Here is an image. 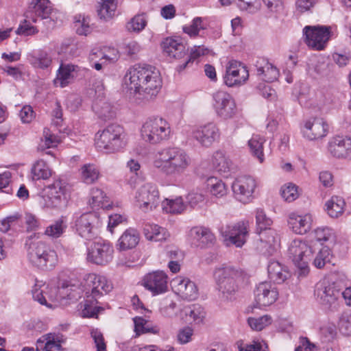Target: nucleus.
I'll return each instance as SVG.
<instances>
[{
  "label": "nucleus",
  "mask_w": 351,
  "mask_h": 351,
  "mask_svg": "<svg viewBox=\"0 0 351 351\" xmlns=\"http://www.w3.org/2000/svg\"><path fill=\"white\" fill-rule=\"evenodd\" d=\"M108 49L106 48L101 49H93L89 54V60L90 62L94 61H111L114 59V58L110 57L107 54L106 51Z\"/></svg>",
  "instance_id": "nucleus-58"
},
{
  "label": "nucleus",
  "mask_w": 351,
  "mask_h": 351,
  "mask_svg": "<svg viewBox=\"0 0 351 351\" xmlns=\"http://www.w3.org/2000/svg\"><path fill=\"white\" fill-rule=\"evenodd\" d=\"M23 219L27 232L36 231L38 229L40 221L36 215L30 213H25Z\"/></svg>",
  "instance_id": "nucleus-59"
},
{
  "label": "nucleus",
  "mask_w": 351,
  "mask_h": 351,
  "mask_svg": "<svg viewBox=\"0 0 351 351\" xmlns=\"http://www.w3.org/2000/svg\"><path fill=\"white\" fill-rule=\"evenodd\" d=\"M134 198L136 205L145 212L155 208L160 202L158 190L152 183H145L138 188Z\"/></svg>",
  "instance_id": "nucleus-12"
},
{
  "label": "nucleus",
  "mask_w": 351,
  "mask_h": 351,
  "mask_svg": "<svg viewBox=\"0 0 351 351\" xmlns=\"http://www.w3.org/2000/svg\"><path fill=\"white\" fill-rule=\"evenodd\" d=\"M288 254L294 265L299 269L300 275L306 276L309 271L308 263L313 257L311 247L302 240L295 239L289 245Z\"/></svg>",
  "instance_id": "nucleus-8"
},
{
  "label": "nucleus",
  "mask_w": 351,
  "mask_h": 351,
  "mask_svg": "<svg viewBox=\"0 0 351 351\" xmlns=\"http://www.w3.org/2000/svg\"><path fill=\"white\" fill-rule=\"evenodd\" d=\"M32 298L39 304L45 305L49 308H51V304L47 303L45 296L43 295V290L40 287L36 284L32 289Z\"/></svg>",
  "instance_id": "nucleus-62"
},
{
  "label": "nucleus",
  "mask_w": 351,
  "mask_h": 351,
  "mask_svg": "<svg viewBox=\"0 0 351 351\" xmlns=\"http://www.w3.org/2000/svg\"><path fill=\"white\" fill-rule=\"evenodd\" d=\"M281 195L285 201L293 202L298 197V189L295 184H289L281 189Z\"/></svg>",
  "instance_id": "nucleus-57"
},
{
  "label": "nucleus",
  "mask_w": 351,
  "mask_h": 351,
  "mask_svg": "<svg viewBox=\"0 0 351 351\" xmlns=\"http://www.w3.org/2000/svg\"><path fill=\"white\" fill-rule=\"evenodd\" d=\"M168 276L160 270L146 274L143 279V285L154 295L165 293L167 290Z\"/></svg>",
  "instance_id": "nucleus-19"
},
{
  "label": "nucleus",
  "mask_w": 351,
  "mask_h": 351,
  "mask_svg": "<svg viewBox=\"0 0 351 351\" xmlns=\"http://www.w3.org/2000/svg\"><path fill=\"white\" fill-rule=\"evenodd\" d=\"M60 289L70 300H77L85 291L86 300L82 315L84 317H94L101 308L97 306V300L109 293L112 289V285L105 276L88 274L84 277L83 281L72 278L64 282Z\"/></svg>",
  "instance_id": "nucleus-1"
},
{
  "label": "nucleus",
  "mask_w": 351,
  "mask_h": 351,
  "mask_svg": "<svg viewBox=\"0 0 351 351\" xmlns=\"http://www.w3.org/2000/svg\"><path fill=\"white\" fill-rule=\"evenodd\" d=\"M106 196L105 193L99 188H93L90 191V199L89 200L90 205L95 207L104 206Z\"/></svg>",
  "instance_id": "nucleus-52"
},
{
  "label": "nucleus",
  "mask_w": 351,
  "mask_h": 351,
  "mask_svg": "<svg viewBox=\"0 0 351 351\" xmlns=\"http://www.w3.org/2000/svg\"><path fill=\"white\" fill-rule=\"evenodd\" d=\"M328 151L335 158L351 160V137L334 138L328 143Z\"/></svg>",
  "instance_id": "nucleus-23"
},
{
  "label": "nucleus",
  "mask_w": 351,
  "mask_h": 351,
  "mask_svg": "<svg viewBox=\"0 0 351 351\" xmlns=\"http://www.w3.org/2000/svg\"><path fill=\"white\" fill-rule=\"evenodd\" d=\"M140 240V234L134 228L127 229L118 240L117 249L125 251L135 247Z\"/></svg>",
  "instance_id": "nucleus-30"
},
{
  "label": "nucleus",
  "mask_w": 351,
  "mask_h": 351,
  "mask_svg": "<svg viewBox=\"0 0 351 351\" xmlns=\"http://www.w3.org/2000/svg\"><path fill=\"white\" fill-rule=\"evenodd\" d=\"M178 293L184 300H194L198 297L196 285L189 278L178 277L173 280Z\"/></svg>",
  "instance_id": "nucleus-24"
},
{
  "label": "nucleus",
  "mask_w": 351,
  "mask_h": 351,
  "mask_svg": "<svg viewBox=\"0 0 351 351\" xmlns=\"http://www.w3.org/2000/svg\"><path fill=\"white\" fill-rule=\"evenodd\" d=\"M141 134L145 141L158 144L169 139L171 129L166 119L160 117H152L143 123Z\"/></svg>",
  "instance_id": "nucleus-7"
},
{
  "label": "nucleus",
  "mask_w": 351,
  "mask_h": 351,
  "mask_svg": "<svg viewBox=\"0 0 351 351\" xmlns=\"http://www.w3.org/2000/svg\"><path fill=\"white\" fill-rule=\"evenodd\" d=\"M163 51L169 57L181 59L186 56V47L179 39L167 38L162 43Z\"/></svg>",
  "instance_id": "nucleus-28"
},
{
  "label": "nucleus",
  "mask_w": 351,
  "mask_h": 351,
  "mask_svg": "<svg viewBox=\"0 0 351 351\" xmlns=\"http://www.w3.org/2000/svg\"><path fill=\"white\" fill-rule=\"evenodd\" d=\"M207 187L212 195L221 197L226 195L227 189L225 184L217 178L210 176L206 180Z\"/></svg>",
  "instance_id": "nucleus-41"
},
{
  "label": "nucleus",
  "mask_w": 351,
  "mask_h": 351,
  "mask_svg": "<svg viewBox=\"0 0 351 351\" xmlns=\"http://www.w3.org/2000/svg\"><path fill=\"white\" fill-rule=\"evenodd\" d=\"M67 226L62 219H59L52 224L47 226L44 234L52 239H57L61 237L65 232Z\"/></svg>",
  "instance_id": "nucleus-43"
},
{
  "label": "nucleus",
  "mask_w": 351,
  "mask_h": 351,
  "mask_svg": "<svg viewBox=\"0 0 351 351\" xmlns=\"http://www.w3.org/2000/svg\"><path fill=\"white\" fill-rule=\"evenodd\" d=\"M75 68L76 66L74 64H61L54 80L55 84H59L61 87L67 86L73 78L71 72L75 71Z\"/></svg>",
  "instance_id": "nucleus-35"
},
{
  "label": "nucleus",
  "mask_w": 351,
  "mask_h": 351,
  "mask_svg": "<svg viewBox=\"0 0 351 351\" xmlns=\"http://www.w3.org/2000/svg\"><path fill=\"white\" fill-rule=\"evenodd\" d=\"M254 293L255 304L258 308L271 305L278 297V291L276 286L267 281L259 283Z\"/></svg>",
  "instance_id": "nucleus-18"
},
{
  "label": "nucleus",
  "mask_w": 351,
  "mask_h": 351,
  "mask_svg": "<svg viewBox=\"0 0 351 351\" xmlns=\"http://www.w3.org/2000/svg\"><path fill=\"white\" fill-rule=\"evenodd\" d=\"M191 237L202 247L213 244L215 241V235L209 228L196 226L191 229Z\"/></svg>",
  "instance_id": "nucleus-29"
},
{
  "label": "nucleus",
  "mask_w": 351,
  "mask_h": 351,
  "mask_svg": "<svg viewBox=\"0 0 351 351\" xmlns=\"http://www.w3.org/2000/svg\"><path fill=\"white\" fill-rule=\"evenodd\" d=\"M34 12L41 19H47L52 12L51 3L49 0H36L34 6Z\"/></svg>",
  "instance_id": "nucleus-46"
},
{
  "label": "nucleus",
  "mask_w": 351,
  "mask_h": 351,
  "mask_svg": "<svg viewBox=\"0 0 351 351\" xmlns=\"http://www.w3.org/2000/svg\"><path fill=\"white\" fill-rule=\"evenodd\" d=\"M101 222L99 215L94 212L86 213L75 221V231L82 238L90 240L99 233Z\"/></svg>",
  "instance_id": "nucleus-9"
},
{
  "label": "nucleus",
  "mask_w": 351,
  "mask_h": 351,
  "mask_svg": "<svg viewBox=\"0 0 351 351\" xmlns=\"http://www.w3.org/2000/svg\"><path fill=\"white\" fill-rule=\"evenodd\" d=\"M330 256V250L328 247H323L317 254L314 261V265L319 269L324 267L326 263H329Z\"/></svg>",
  "instance_id": "nucleus-53"
},
{
  "label": "nucleus",
  "mask_w": 351,
  "mask_h": 351,
  "mask_svg": "<svg viewBox=\"0 0 351 351\" xmlns=\"http://www.w3.org/2000/svg\"><path fill=\"white\" fill-rule=\"evenodd\" d=\"M114 249L108 241L99 239L88 247L87 259L97 265H106L113 258Z\"/></svg>",
  "instance_id": "nucleus-13"
},
{
  "label": "nucleus",
  "mask_w": 351,
  "mask_h": 351,
  "mask_svg": "<svg viewBox=\"0 0 351 351\" xmlns=\"http://www.w3.org/2000/svg\"><path fill=\"white\" fill-rule=\"evenodd\" d=\"M265 139L259 135H253L248 141V146L252 154L258 158L260 162L264 160L263 144Z\"/></svg>",
  "instance_id": "nucleus-40"
},
{
  "label": "nucleus",
  "mask_w": 351,
  "mask_h": 351,
  "mask_svg": "<svg viewBox=\"0 0 351 351\" xmlns=\"http://www.w3.org/2000/svg\"><path fill=\"white\" fill-rule=\"evenodd\" d=\"M313 219L309 214L298 215L291 213L289 218V226L292 230L299 234H304L308 232L312 226Z\"/></svg>",
  "instance_id": "nucleus-26"
},
{
  "label": "nucleus",
  "mask_w": 351,
  "mask_h": 351,
  "mask_svg": "<svg viewBox=\"0 0 351 351\" xmlns=\"http://www.w3.org/2000/svg\"><path fill=\"white\" fill-rule=\"evenodd\" d=\"M123 128L117 124L108 125L95 135V145L98 150L106 154L119 151L125 145Z\"/></svg>",
  "instance_id": "nucleus-6"
},
{
  "label": "nucleus",
  "mask_w": 351,
  "mask_h": 351,
  "mask_svg": "<svg viewBox=\"0 0 351 351\" xmlns=\"http://www.w3.org/2000/svg\"><path fill=\"white\" fill-rule=\"evenodd\" d=\"M268 346L263 340H254L246 344L245 348H241L240 351H267Z\"/></svg>",
  "instance_id": "nucleus-60"
},
{
  "label": "nucleus",
  "mask_w": 351,
  "mask_h": 351,
  "mask_svg": "<svg viewBox=\"0 0 351 351\" xmlns=\"http://www.w3.org/2000/svg\"><path fill=\"white\" fill-rule=\"evenodd\" d=\"M31 173L34 180H47L51 176V170L43 160H38L33 165Z\"/></svg>",
  "instance_id": "nucleus-38"
},
{
  "label": "nucleus",
  "mask_w": 351,
  "mask_h": 351,
  "mask_svg": "<svg viewBox=\"0 0 351 351\" xmlns=\"http://www.w3.org/2000/svg\"><path fill=\"white\" fill-rule=\"evenodd\" d=\"M315 237L322 244L328 241L332 243L335 241V233L331 228L322 226L315 230Z\"/></svg>",
  "instance_id": "nucleus-48"
},
{
  "label": "nucleus",
  "mask_w": 351,
  "mask_h": 351,
  "mask_svg": "<svg viewBox=\"0 0 351 351\" xmlns=\"http://www.w3.org/2000/svg\"><path fill=\"white\" fill-rule=\"evenodd\" d=\"M130 81L129 88L145 101L154 99L162 87V78L158 69L149 64H135L130 69L125 80Z\"/></svg>",
  "instance_id": "nucleus-2"
},
{
  "label": "nucleus",
  "mask_w": 351,
  "mask_h": 351,
  "mask_svg": "<svg viewBox=\"0 0 351 351\" xmlns=\"http://www.w3.org/2000/svg\"><path fill=\"white\" fill-rule=\"evenodd\" d=\"M345 204L342 197L332 196L326 202V210L330 217L337 218L343 214Z\"/></svg>",
  "instance_id": "nucleus-33"
},
{
  "label": "nucleus",
  "mask_w": 351,
  "mask_h": 351,
  "mask_svg": "<svg viewBox=\"0 0 351 351\" xmlns=\"http://www.w3.org/2000/svg\"><path fill=\"white\" fill-rule=\"evenodd\" d=\"M29 61L35 68L46 69L51 64V59L47 52L40 51L36 56H30Z\"/></svg>",
  "instance_id": "nucleus-47"
},
{
  "label": "nucleus",
  "mask_w": 351,
  "mask_h": 351,
  "mask_svg": "<svg viewBox=\"0 0 351 351\" xmlns=\"http://www.w3.org/2000/svg\"><path fill=\"white\" fill-rule=\"evenodd\" d=\"M249 77L247 67L241 62L230 60L226 67L223 81L229 87L238 86L243 84Z\"/></svg>",
  "instance_id": "nucleus-15"
},
{
  "label": "nucleus",
  "mask_w": 351,
  "mask_h": 351,
  "mask_svg": "<svg viewBox=\"0 0 351 351\" xmlns=\"http://www.w3.org/2000/svg\"><path fill=\"white\" fill-rule=\"evenodd\" d=\"M74 27L76 33L80 36H87L93 30L90 19L81 15L75 17Z\"/></svg>",
  "instance_id": "nucleus-45"
},
{
  "label": "nucleus",
  "mask_w": 351,
  "mask_h": 351,
  "mask_svg": "<svg viewBox=\"0 0 351 351\" xmlns=\"http://www.w3.org/2000/svg\"><path fill=\"white\" fill-rule=\"evenodd\" d=\"M44 191L50 201L49 206L58 207L66 200V185L60 180H55L47 186Z\"/></svg>",
  "instance_id": "nucleus-22"
},
{
  "label": "nucleus",
  "mask_w": 351,
  "mask_h": 351,
  "mask_svg": "<svg viewBox=\"0 0 351 351\" xmlns=\"http://www.w3.org/2000/svg\"><path fill=\"white\" fill-rule=\"evenodd\" d=\"M212 163L213 168L220 173H228L230 170L231 161L221 151L214 153Z\"/></svg>",
  "instance_id": "nucleus-34"
},
{
  "label": "nucleus",
  "mask_w": 351,
  "mask_h": 351,
  "mask_svg": "<svg viewBox=\"0 0 351 351\" xmlns=\"http://www.w3.org/2000/svg\"><path fill=\"white\" fill-rule=\"evenodd\" d=\"M256 220L257 225V232L267 229L272 223L270 218L266 216L263 209L258 208L256 211Z\"/></svg>",
  "instance_id": "nucleus-54"
},
{
  "label": "nucleus",
  "mask_w": 351,
  "mask_h": 351,
  "mask_svg": "<svg viewBox=\"0 0 351 351\" xmlns=\"http://www.w3.org/2000/svg\"><path fill=\"white\" fill-rule=\"evenodd\" d=\"M147 25V16L145 13L137 14L126 24V29L129 32L140 33Z\"/></svg>",
  "instance_id": "nucleus-39"
},
{
  "label": "nucleus",
  "mask_w": 351,
  "mask_h": 351,
  "mask_svg": "<svg viewBox=\"0 0 351 351\" xmlns=\"http://www.w3.org/2000/svg\"><path fill=\"white\" fill-rule=\"evenodd\" d=\"M38 237V234L34 233L27 237L25 243L27 246V258L29 263L34 267L43 271L53 269L58 263L56 252L46 243L38 241H33L32 239Z\"/></svg>",
  "instance_id": "nucleus-4"
},
{
  "label": "nucleus",
  "mask_w": 351,
  "mask_h": 351,
  "mask_svg": "<svg viewBox=\"0 0 351 351\" xmlns=\"http://www.w3.org/2000/svg\"><path fill=\"white\" fill-rule=\"evenodd\" d=\"M188 204L192 208L200 206L204 202V195L199 192H190L186 196Z\"/></svg>",
  "instance_id": "nucleus-61"
},
{
  "label": "nucleus",
  "mask_w": 351,
  "mask_h": 351,
  "mask_svg": "<svg viewBox=\"0 0 351 351\" xmlns=\"http://www.w3.org/2000/svg\"><path fill=\"white\" fill-rule=\"evenodd\" d=\"M244 276L243 270L234 266L223 265L216 267L213 277L221 298L227 300L234 299Z\"/></svg>",
  "instance_id": "nucleus-5"
},
{
  "label": "nucleus",
  "mask_w": 351,
  "mask_h": 351,
  "mask_svg": "<svg viewBox=\"0 0 351 351\" xmlns=\"http://www.w3.org/2000/svg\"><path fill=\"white\" fill-rule=\"evenodd\" d=\"M214 107L218 116L228 119L234 117L237 106L232 97L228 93L219 90L213 94Z\"/></svg>",
  "instance_id": "nucleus-17"
},
{
  "label": "nucleus",
  "mask_w": 351,
  "mask_h": 351,
  "mask_svg": "<svg viewBox=\"0 0 351 351\" xmlns=\"http://www.w3.org/2000/svg\"><path fill=\"white\" fill-rule=\"evenodd\" d=\"M191 162V157L184 149L167 147L156 153L153 165L167 176H180L187 171Z\"/></svg>",
  "instance_id": "nucleus-3"
},
{
  "label": "nucleus",
  "mask_w": 351,
  "mask_h": 351,
  "mask_svg": "<svg viewBox=\"0 0 351 351\" xmlns=\"http://www.w3.org/2000/svg\"><path fill=\"white\" fill-rule=\"evenodd\" d=\"M328 131V125L321 118H315L306 122L302 130L304 137L308 140H318L325 137Z\"/></svg>",
  "instance_id": "nucleus-20"
},
{
  "label": "nucleus",
  "mask_w": 351,
  "mask_h": 351,
  "mask_svg": "<svg viewBox=\"0 0 351 351\" xmlns=\"http://www.w3.org/2000/svg\"><path fill=\"white\" fill-rule=\"evenodd\" d=\"M331 34L329 26H305L303 29L304 42L308 47L315 50H322L330 39Z\"/></svg>",
  "instance_id": "nucleus-10"
},
{
  "label": "nucleus",
  "mask_w": 351,
  "mask_h": 351,
  "mask_svg": "<svg viewBox=\"0 0 351 351\" xmlns=\"http://www.w3.org/2000/svg\"><path fill=\"white\" fill-rule=\"evenodd\" d=\"M176 306V302L170 297H166L160 303V312L165 317H170L174 313Z\"/></svg>",
  "instance_id": "nucleus-55"
},
{
  "label": "nucleus",
  "mask_w": 351,
  "mask_h": 351,
  "mask_svg": "<svg viewBox=\"0 0 351 351\" xmlns=\"http://www.w3.org/2000/svg\"><path fill=\"white\" fill-rule=\"evenodd\" d=\"M167 204L164 205L163 209L167 213L178 214L181 213L185 209V204L181 197L175 199H166Z\"/></svg>",
  "instance_id": "nucleus-50"
},
{
  "label": "nucleus",
  "mask_w": 351,
  "mask_h": 351,
  "mask_svg": "<svg viewBox=\"0 0 351 351\" xmlns=\"http://www.w3.org/2000/svg\"><path fill=\"white\" fill-rule=\"evenodd\" d=\"M185 314L197 324L202 322L205 317V312L198 304H193L190 307L186 308Z\"/></svg>",
  "instance_id": "nucleus-51"
},
{
  "label": "nucleus",
  "mask_w": 351,
  "mask_h": 351,
  "mask_svg": "<svg viewBox=\"0 0 351 351\" xmlns=\"http://www.w3.org/2000/svg\"><path fill=\"white\" fill-rule=\"evenodd\" d=\"M219 136L218 128L213 123L201 126L193 132V137L205 147L210 146L219 138Z\"/></svg>",
  "instance_id": "nucleus-21"
},
{
  "label": "nucleus",
  "mask_w": 351,
  "mask_h": 351,
  "mask_svg": "<svg viewBox=\"0 0 351 351\" xmlns=\"http://www.w3.org/2000/svg\"><path fill=\"white\" fill-rule=\"evenodd\" d=\"M81 179L86 184H93L99 177V169L94 164H85L80 169Z\"/></svg>",
  "instance_id": "nucleus-36"
},
{
  "label": "nucleus",
  "mask_w": 351,
  "mask_h": 351,
  "mask_svg": "<svg viewBox=\"0 0 351 351\" xmlns=\"http://www.w3.org/2000/svg\"><path fill=\"white\" fill-rule=\"evenodd\" d=\"M202 19L201 17H195L191 25H185L183 27L184 33L189 34L190 36H196L198 35L200 29H203Z\"/></svg>",
  "instance_id": "nucleus-56"
},
{
  "label": "nucleus",
  "mask_w": 351,
  "mask_h": 351,
  "mask_svg": "<svg viewBox=\"0 0 351 351\" xmlns=\"http://www.w3.org/2000/svg\"><path fill=\"white\" fill-rule=\"evenodd\" d=\"M143 231L145 237L149 241H161L169 236L166 229L156 224H145Z\"/></svg>",
  "instance_id": "nucleus-32"
},
{
  "label": "nucleus",
  "mask_w": 351,
  "mask_h": 351,
  "mask_svg": "<svg viewBox=\"0 0 351 351\" xmlns=\"http://www.w3.org/2000/svg\"><path fill=\"white\" fill-rule=\"evenodd\" d=\"M271 317L265 315L259 317H249L247 324L254 330L260 331L271 324Z\"/></svg>",
  "instance_id": "nucleus-49"
},
{
  "label": "nucleus",
  "mask_w": 351,
  "mask_h": 351,
  "mask_svg": "<svg viewBox=\"0 0 351 351\" xmlns=\"http://www.w3.org/2000/svg\"><path fill=\"white\" fill-rule=\"evenodd\" d=\"M341 289L335 283L326 280L319 282L316 285L315 295L318 302L326 308H335L337 301L341 297Z\"/></svg>",
  "instance_id": "nucleus-11"
},
{
  "label": "nucleus",
  "mask_w": 351,
  "mask_h": 351,
  "mask_svg": "<svg viewBox=\"0 0 351 351\" xmlns=\"http://www.w3.org/2000/svg\"><path fill=\"white\" fill-rule=\"evenodd\" d=\"M260 236L261 245L258 247L265 255H272L276 250V245L278 243L277 233L276 230L270 228L258 232Z\"/></svg>",
  "instance_id": "nucleus-27"
},
{
  "label": "nucleus",
  "mask_w": 351,
  "mask_h": 351,
  "mask_svg": "<svg viewBox=\"0 0 351 351\" xmlns=\"http://www.w3.org/2000/svg\"><path fill=\"white\" fill-rule=\"evenodd\" d=\"M91 337L95 343L97 351H106V345L103 335L98 330H93L91 332Z\"/></svg>",
  "instance_id": "nucleus-64"
},
{
  "label": "nucleus",
  "mask_w": 351,
  "mask_h": 351,
  "mask_svg": "<svg viewBox=\"0 0 351 351\" xmlns=\"http://www.w3.org/2000/svg\"><path fill=\"white\" fill-rule=\"evenodd\" d=\"M267 271L269 278L278 284L283 282L289 276L287 267L274 260L269 261Z\"/></svg>",
  "instance_id": "nucleus-31"
},
{
  "label": "nucleus",
  "mask_w": 351,
  "mask_h": 351,
  "mask_svg": "<svg viewBox=\"0 0 351 351\" xmlns=\"http://www.w3.org/2000/svg\"><path fill=\"white\" fill-rule=\"evenodd\" d=\"M267 8L271 12L280 14L284 10L282 0H263Z\"/></svg>",
  "instance_id": "nucleus-63"
},
{
  "label": "nucleus",
  "mask_w": 351,
  "mask_h": 351,
  "mask_svg": "<svg viewBox=\"0 0 351 351\" xmlns=\"http://www.w3.org/2000/svg\"><path fill=\"white\" fill-rule=\"evenodd\" d=\"M256 186V180L250 176H239L232 184L234 197L243 204L252 200Z\"/></svg>",
  "instance_id": "nucleus-16"
},
{
  "label": "nucleus",
  "mask_w": 351,
  "mask_h": 351,
  "mask_svg": "<svg viewBox=\"0 0 351 351\" xmlns=\"http://www.w3.org/2000/svg\"><path fill=\"white\" fill-rule=\"evenodd\" d=\"M221 234L227 246L234 245L242 247L246 242L248 235L247 225L244 222H239L232 225L221 226L219 228Z\"/></svg>",
  "instance_id": "nucleus-14"
},
{
  "label": "nucleus",
  "mask_w": 351,
  "mask_h": 351,
  "mask_svg": "<svg viewBox=\"0 0 351 351\" xmlns=\"http://www.w3.org/2000/svg\"><path fill=\"white\" fill-rule=\"evenodd\" d=\"M257 75L267 82L276 80L279 76L278 69L265 58H258L255 64Z\"/></svg>",
  "instance_id": "nucleus-25"
},
{
  "label": "nucleus",
  "mask_w": 351,
  "mask_h": 351,
  "mask_svg": "<svg viewBox=\"0 0 351 351\" xmlns=\"http://www.w3.org/2000/svg\"><path fill=\"white\" fill-rule=\"evenodd\" d=\"M93 109L98 115L99 118L103 120H108L115 116V111L113 106L107 101H96L93 105Z\"/></svg>",
  "instance_id": "nucleus-37"
},
{
  "label": "nucleus",
  "mask_w": 351,
  "mask_h": 351,
  "mask_svg": "<svg viewBox=\"0 0 351 351\" xmlns=\"http://www.w3.org/2000/svg\"><path fill=\"white\" fill-rule=\"evenodd\" d=\"M134 331L137 336L143 333L157 334L159 328L157 326H152V324L141 317L134 318Z\"/></svg>",
  "instance_id": "nucleus-42"
},
{
  "label": "nucleus",
  "mask_w": 351,
  "mask_h": 351,
  "mask_svg": "<svg viewBox=\"0 0 351 351\" xmlns=\"http://www.w3.org/2000/svg\"><path fill=\"white\" fill-rule=\"evenodd\" d=\"M101 3L97 9L98 16L101 19H110L115 12L117 5L114 0H101Z\"/></svg>",
  "instance_id": "nucleus-44"
}]
</instances>
